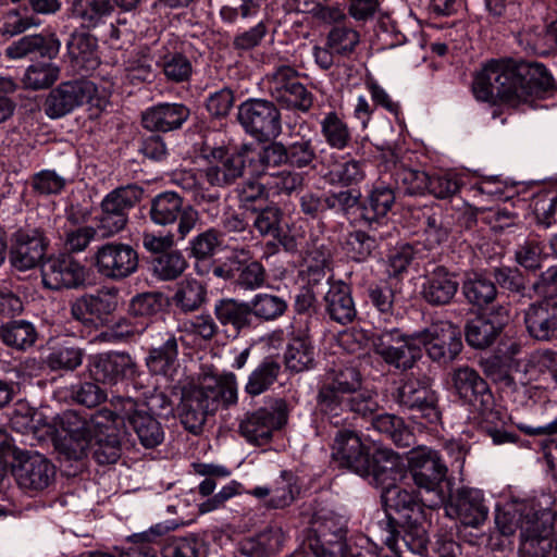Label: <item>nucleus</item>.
I'll return each mask as SVG.
<instances>
[{"mask_svg":"<svg viewBox=\"0 0 557 557\" xmlns=\"http://www.w3.org/2000/svg\"><path fill=\"white\" fill-rule=\"evenodd\" d=\"M552 84L550 74L540 63L492 60L475 75L472 91L479 101L495 103L499 100L518 106Z\"/></svg>","mask_w":557,"mask_h":557,"instance_id":"f03ea898","label":"nucleus"},{"mask_svg":"<svg viewBox=\"0 0 557 557\" xmlns=\"http://www.w3.org/2000/svg\"><path fill=\"white\" fill-rule=\"evenodd\" d=\"M183 210V199L174 191L157 195L150 207L151 220L159 225H168L176 221Z\"/></svg>","mask_w":557,"mask_h":557,"instance_id":"a19ab883","label":"nucleus"},{"mask_svg":"<svg viewBox=\"0 0 557 557\" xmlns=\"http://www.w3.org/2000/svg\"><path fill=\"white\" fill-rule=\"evenodd\" d=\"M138 253L128 244L111 242L99 246L92 257L97 273L111 281H122L138 269Z\"/></svg>","mask_w":557,"mask_h":557,"instance_id":"9d476101","label":"nucleus"},{"mask_svg":"<svg viewBox=\"0 0 557 557\" xmlns=\"http://www.w3.org/2000/svg\"><path fill=\"white\" fill-rule=\"evenodd\" d=\"M286 162L296 168L310 165L315 159V148L311 139L301 138L285 147Z\"/></svg>","mask_w":557,"mask_h":557,"instance_id":"338daca9","label":"nucleus"},{"mask_svg":"<svg viewBox=\"0 0 557 557\" xmlns=\"http://www.w3.org/2000/svg\"><path fill=\"white\" fill-rule=\"evenodd\" d=\"M498 333V327L493 322L482 317L471 320L466 329V339L474 348L490 346Z\"/></svg>","mask_w":557,"mask_h":557,"instance_id":"864d4df0","label":"nucleus"},{"mask_svg":"<svg viewBox=\"0 0 557 557\" xmlns=\"http://www.w3.org/2000/svg\"><path fill=\"white\" fill-rule=\"evenodd\" d=\"M321 134L325 143L334 149H345L351 139L347 123L336 112H327L320 121Z\"/></svg>","mask_w":557,"mask_h":557,"instance_id":"79ce46f5","label":"nucleus"},{"mask_svg":"<svg viewBox=\"0 0 557 557\" xmlns=\"http://www.w3.org/2000/svg\"><path fill=\"white\" fill-rule=\"evenodd\" d=\"M462 293L470 304L478 307L491 304L497 295L495 284L479 273L467 275L462 284Z\"/></svg>","mask_w":557,"mask_h":557,"instance_id":"ea45409f","label":"nucleus"},{"mask_svg":"<svg viewBox=\"0 0 557 557\" xmlns=\"http://www.w3.org/2000/svg\"><path fill=\"white\" fill-rule=\"evenodd\" d=\"M161 66L165 77L174 83L187 81L193 71L190 61L180 53L165 55Z\"/></svg>","mask_w":557,"mask_h":557,"instance_id":"0e129e2a","label":"nucleus"},{"mask_svg":"<svg viewBox=\"0 0 557 557\" xmlns=\"http://www.w3.org/2000/svg\"><path fill=\"white\" fill-rule=\"evenodd\" d=\"M407 461L414 484L430 496V507L442 506L446 500L442 483L446 478L447 467L438 453L421 446L408 453Z\"/></svg>","mask_w":557,"mask_h":557,"instance_id":"20e7f679","label":"nucleus"},{"mask_svg":"<svg viewBox=\"0 0 557 557\" xmlns=\"http://www.w3.org/2000/svg\"><path fill=\"white\" fill-rule=\"evenodd\" d=\"M0 337L8 346L26 349L35 343L37 333L32 323L16 320L0 326Z\"/></svg>","mask_w":557,"mask_h":557,"instance_id":"c03bdc74","label":"nucleus"},{"mask_svg":"<svg viewBox=\"0 0 557 557\" xmlns=\"http://www.w3.org/2000/svg\"><path fill=\"white\" fill-rule=\"evenodd\" d=\"M297 71L289 65H280L264 78V86L270 96L280 102L297 83Z\"/></svg>","mask_w":557,"mask_h":557,"instance_id":"8fccbe9b","label":"nucleus"},{"mask_svg":"<svg viewBox=\"0 0 557 557\" xmlns=\"http://www.w3.org/2000/svg\"><path fill=\"white\" fill-rule=\"evenodd\" d=\"M537 515L539 512L531 504L524 502L512 503L497 510L495 522L500 533L509 536L520 529L522 521L534 519Z\"/></svg>","mask_w":557,"mask_h":557,"instance_id":"e433bc0d","label":"nucleus"},{"mask_svg":"<svg viewBox=\"0 0 557 557\" xmlns=\"http://www.w3.org/2000/svg\"><path fill=\"white\" fill-rule=\"evenodd\" d=\"M166 531V527L156 524L148 531L134 534L132 536L133 545L126 552L122 553V557H157V552L151 545L164 535Z\"/></svg>","mask_w":557,"mask_h":557,"instance_id":"3c124183","label":"nucleus"},{"mask_svg":"<svg viewBox=\"0 0 557 557\" xmlns=\"http://www.w3.org/2000/svg\"><path fill=\"white\" fill-rule=\"evenodd\" d=\"M12 473L17 485L25 491H41L55 475L54 466L39 453L14 450Z\"/></svg>","mask_w":557,"mask_h":557,"instance_id":"4468645a","label":"nucleus"},{"mask_svg":"<svg viewBox=\"0 0 557 557\" xmlns=\"http://www.w3.org/2000/svg\"><path fill=\"white\" fill-rule=\"evenodd\" d=\"M206 289L203 285L194 280L185 278L177 288L174 301L183 311H194L205 301Z\"/></svg>","mask_w":557,"mask_h":557,"instance_id":"603ef678","label":"nucleus"},{"mask_svg":"<svg viewBox=\"0 0 557 557\" xmlns=\"http://www.w3.org/2000/svg\"><path fill=\"white\" fill-rule=\"evenodd\" d=\"M546 255L542 243L530 237L520 243L515 251V259L525 270L535 271L542 267Z\"/></svg>","mask_w":557,"mask_h":557,"instance_id":"5fc2aeb1","label":"nucleus"},{"mask_svg":"<svg viewBox=\"0 0 557 557\" xmlns=\"http://www.w3.org/2000/svg\"><path fill=\"white\" fill-rule=\"evenodd\" d=\"M88 371L95 381L113 385L134 377L137 373V364L131 355L111 351L90 357Z\"/></svg>","mask_w":557,"mask_h":557,"instance_id":"f3484780","label":"nucleus"},{"mask_svg":"<svg viewBox=\"0 0 557 557\" xmlns=\"http://www.w3.org/2000/svg\"><path fill=\"white\" fill-rule=\"evenodd\" d=\"M214 313L222 325H232L236 331L247 327L251 321V308L247 302L221 299L214 305Z\"/></svg>","mask_w":557,"mask_h":557,"instance_id":"4c0bfd02","label":"nucleus"},{"mask_svg":"<svg viewBox=\"0 0 557 557\" xmlns=\"http://www.w3.org/2000/svg\"><path fill=\"white\" fill-rule=\"evenodd\" d=\"M237 119L247 133L259 139L275 138L282 132L277 108L264 99H248L240 103Z\"/></svg>","mask_w":557,"mask_h":557,"instance_id":"9b49d317","label":"nucleus"},{"mask_svg":"<svg viewBox=\"0 0 557 557\" xmlns=\"http://www.w3.org/2000/svg\"><path fill=\"white\" fill-rule=\"evenodd\" d=\"M281 366L271 359L261 362L248 376L245 391L251 396L264 393L276 381Z\"/></svg>","mask_w":557,"mask_h":557,"instance_id":"de8ad7c7","label":"nucleus"},{"mask_svg":"<svg viewBox=\"0 0 557 557\" xmlns=\"http://www.w3.org/2000/svg\"><path fill=\"white\" fill-rule=\"evenodd\" d=\"M361 388V377L355 368H343L334 371L329 381L319 392L318 406L320 411L338 425V418L344 413V403Z\"/></svg>","mask_w":557,"mask_h":557,"instance_id":"423d86ee","label":"nucleus"},{"mask_svg":"<svg viewBox=\"0 0 557 557\" xmlns=\"http://www.w3.org/2000/svg\"><path fill=\"white\" fill-rule=\"evenodd\" d=\"M69 52L75 64L85 71L95 70L99 64L96 40L89 36L74 37L69 44Z\"/></svg>","mask_w":557,"mask_h":557,"instance_id":"09e8293b","label":"nucleus"},{"mask_svg":"<svg viewBox=\"0 0 557 557\" xmlns=\"http://www.w3.org/2000/svg\"><path fill=\"white\" fill-rule=\"evenodd\" d=\"M286 413L282 407L259 409L247 414L239 423V432L253 445L268 444L275 430L286 423Z\"/></svg>","mask_w":557,"mask_h":557,"instance_id":"412c9836","label":"nucleus"},{"mask_svg":"<svg viewBox=\"0 0 557 557\" xmlns=\"http://www.w3.org/2000/svg\"><path fill=\"white\" fill-rule=\"evenodd\" d=\"M445 511L466 525L478 527L486 520L488 507L481 490L462 487L458 490L456 497L445 506Z\"/></svg>","mask_w":557,"mask_h":557,"instance_id":"4be33fe9","label":"nucleus"},{"mask_svg":"<svg viewBox=\"0 0 557 557\" xmlns=\"http://www.w3.org/2000/svg\"><path fill=\"white\" fill-rule=\"evenodd\" d=\"M458 282L446 269L437 267L423 284V297L433 305L448 304L457 293Z\"/></svg>","mask_w":557,"mask_h":557,"instance_id":"72a5a7b5","label":"nucleus"},{"mask_svg":"<svg viewBox=\"0 0 557 557\" xmlns=\"http://www.w3.org/2000/svg\"><path fill=\"white\" fill-rule=\"evenodd\" d=\"M196 391L203 392V399L212 406L213 411L219 407L235 405L238 399L237 380L233 372L207 376Z\"/></svg>","mask_w":557,"mask_h":557,"instance_id":"cd10ccee","label":"nucleus"},{"mask_svg":"<svg viewBox=\"0 0 557 557\" xmlns=\"http://www.w3.org/2000/svg\"><path fill=\"white\" fill-rule=\"evenodd\" d=\"M114 411L109 410L113 414V434L119 442V456L121 455L120 438L115 432L116 418L120 417L126 421L136 433L139 442L146 448H152L162 443L164 432L161 424L148 412L146 404L137 403L131 397H115L112 400Z\"/></svg>","mask_w":557,"mask_h":557,"instance_id":"39448f33","label":"nucleus"},{"mask_svg":"<svg viewBox=\"0 0 557 557\" xmlns=\"http://www.w3.org/2000/svg\"><path fill=\"white\" fill-rule=\"evenodd\" d=\"M72 16L84 27H95L112 11L110 0H74Z\"/></svg>","mask_w":557,"mask_h":557,"instance_id":"37998d69","label":"nucleus"},{"mask_svg":"<svg viewBox=\"0 0 557 557\" xmlns=\"http://www.w3.org/2000/svg\"><path fill=\"white\" fill-rule=\"evenodd\" d=\"M313 531L309 546L317 557H361L346 549L345 530L339 519L330 517L317 520Z\"/></svg>","mask_w":557,"mask_h":557,"instance_id":"a211bd4d","label":"nucleus"},{"mask_svg":"<svg viewBox=\"0 0 557 557\" xmlns=\"http://www.w3.org/2000/svg\"><path fill=\"white\" fill-rule=\"evenodd\" d=\"M248 170L252 175L264 177L282 163L286 162L285 146L272 143L264 147H243Z\"/></svg>","mask_w":557,"mask_h":557,"instance_id":"7c9ffc66","label":"nucleus"},{"mask_svg":"<svg viewBox=\"0 0 557 557\" xmlns=\"http://www.w3.org/2000/svg\"><path fill=\"white\" fill-rule=\"evenodd\" d=\"M394 202V190L388 186L377 184L373 186L364 201L362 216L370 223L379 221L386 216Z\"/></svg>","mask_w":557,"mask_h":557,"instance_id":"58836bf2","label":"nucleus"},{"mask_svg":"<svg viewBox=\"0 0 557 557\" xmlns=\"http://www.w3.org/2000/svg\"><path fill=\"white\" fill-rule=\"evenodd\" d=\"M372 425L398 446L408 447L412 443L413 434L405 425L404 420L395 414H379L372 420Z\"/></svg>","mask_w":557,"mask_h":557,"instance_id":"49530a36","label":"nucleus"},{"mask_svg":"<svg viewBox=\"0 0 557 557\" xmlns=\"http://www.w3.org/2000/svg\"><path fill=\"white\" fill-rule=\"evenodd\" d=\"M332 456L342 467L358 475H368L370 472L369 448L354 431L343 430L337 433Z\"/></svg>","mask_w":557,"mask_h":557,"instance_id":"aec40b11","label":"nucleus"},{"mask_svg":"<svg viewBox=\"0 0 557 557\" xmlns=\"http://www.w3.org/2000/svg\"><path fill=\"white\" fill-rule=\"evenodd\" d=\"M552 527L545 519V513L528 519L520 525L521 557H546L553 546Z\"/></svg>","mask_w":557,"mask_h":557,"instance_id":"b1692460","label":"nucleus"},{"mask_svg":"<svg viewBox=\"0 0 557 557\" xmlns=\"http://www.w3.org/2000/svg\"><path fill=\"white\" fill-rule=\"evenodd\" d=\"M84 351L76 346H60L54 348L46 359L51 370L72 371L83 362Z\"/></svg>","mask_w":557,"mask_h":557,"instance_id":"4d7b16f0","label":"nucleus"},{"mask_svg":"<svg viewBox=\"0 0 557 557\" xmlns=\"http://www.w3.org/2000/svg\"><path fill=\"white\" fill-rule=\"evenodd\" d=\"M265 178L268 191L273 195L290 194L301 186L304 177L300 173L283 170L269 173Z\"/></svg>","mask_w":557,"mask_h":557,"instance_id":"680f3d73","label":"nucleus"},{"mask_svg":"<svg viewBox=\"0 0 557 557\" xmlns=\"http://www.w3.org/2000/svg\"><path fill=\"white\" fill-rule=\"evenodd\" d=\"M59 77V67L50 62L29 65L24 74L26 88L42 89L51 86Z\"/></svg>","mask_w":557,"mask_h":557,"instance_id":"6e6d98bb","label":"nucleus"},{"mask_svg":"<svg viewBox=\"0 0 557 557\" xmlns=\"http://www.w3.org/2000/svg\"><path fill=\"white\" fill-rule=\"evenodd\" d=\"M420 354L425 348L434 361H451L462 349L460 330L448 321H436L414 332Z\"/></svg>","mask_w":557,"mask_h":557,"instance_id":"1a4fd4ad","label":"nucleus"},{"mask_svg":"<svg viewBox=\"0 0 557 557\" xmlns=\"http://www.w3.org/2000/svg\"><path fill=\"white\" fill-rule=\"evenodd\" d=\"M84 104L101 107L102 100L98 95L97 86L86 79L66 82L49 94L45 112L49 117L58 119Z\"/></svg>","mask_w":557,"mask_h":557,"instance_id":"0eeeda50","label":"nucleus"},{"mask_svg":"<svg viewBox=\"0 0 557 557\" xmlns=\"http://www.w3.org/2000/svg\"><path fill=\"white\" fill-rule=\"evenodd\" d=\"M38 25L39 21L34 16L22 14L16 10H10L1 17L0 33L4 36L13 37Z\"/></svg>","mask_w":557,"mask_h":557,"instance_id":"69168bd1","label":"nucleus"},{"mask_svg":"<svg viewBox=\"0 0 557 557\" xmlns=\"http://www.w3.org/2000/svg\"><path fill=\"white\" fill-rule=\"evenodd\" d=\"M314 362V348L307 337H294L285 352L286 367L295 372L310 369Z\"/></svg>","mask_w":557,"mask_h":557,"instance_id":"a18cd8bd","label":"nucleus"},{"mask_svg":"<svg viewBox=\"0 0 557 557\" xmlns=\"http://www.w3.org/2000/svg\"><path fill=\"white\" fill-rule=\"evenodd\" d=\"M324 300L326 311L334 321L347 324L355 319L357 314L355 302L350 295V288L345 283H332Z\"/></svg>","mask_w":557,"mask_h":557,"instance_id":"473e14b6","label":"nucleus"},{"mask_svg":"<svg viewBox=\"0 0 557 557\" xmlns=\"http://www.w3.org/2000/svg\"><path fill=\"white\" fill-rule=\"evenodd\" d=\"M284 532L278 527H270L242 544L243 554L249 557H263L275 554L284 543Z\"/></svg>","mask_w":557,"mask_h":557,"instance_id":"c9c22d12","label":"nucleus"},{"mask_svg":"<svg viewBox=\"0 0 557 557\" xmlns=\"http://www.w3.org/2000/svg\"><path fill=\"white\" fill-rule=\"evenodd\" d=\"M47 240L38 230L18 231L11 249V263L21 271L35 268L44 258Z\"/></svg>","mask_w":557,"mask_h":557,"instance_id":"393cba45","label":"nucleus"},{"mask_svg":"<svg viewBox=\"0 0 557 557\" xmlns=\"http://www.w3.org/2000/svg\"><path fill=\"white\" fill-rule=\"evenodd\" d=\"M45 287L53 290L90 284L89 270L70 256L48 258L41 264Z\"/></svg>","mask_w":557,"mask_h":557,"instance_id":"2eb2a0df","label":"nucleus"},{"mask_svg":"<svg viewBox=\"0 0 557 557\" xmlns=\"http://www.w3.org/2000/svg\"><path fill=\"white\" fill-rule=\"evenodd\" d=\"M382 499L387 511H394L400 524L407 547L416 554H421L429 542L428 528L431 524L432 512L430 496L424 494L421 499L399 486L388 487L382 492Z\"/></svg>","mask_w":557,"mask_h":557,"instance_id":"7ed1b4c3","label":"nucleus"},{"mask_svg":"<svg viewBox=\"0 0 557 557\" xmlns=\"http://www.w3.org/2000/svg\"><path fill=\"white\" fill-rule=\"evenodd\" d=\"M141 190L134 185L115 188L101 201V213L97 218V230L103 238L121 232L127 221L128 211L140 199Z\"/></svg>","mask_w":557,"mask_h":557,"instance_id":"6e6552de","label":"nucleus"},{"mask_svg":"<svg viewBox=\"0 0 557 557\" xmlns=\"http://www.w3.org/2000/svg\"><path fill=\"white\" fill-rule=\"evenodd\" d=\"M61 42L52 34L27 35L13 41L5 49V54L10 59L17 60L26 58L33 53H38L42 58L53 59L60 51Z\"/></svg>","mask_w":557,"mask_h":557,"instance_id":"c756f323","label":"nucleus"},{"mask_svg":"<svg viewBox=\"0 0 557 557\" xmlns=\"http://www.w3.org/2000/svg\"><path fill=\"white\" fill-rule=\"evenodd\" d=\"M397 400L400 406L418 411L428 423L440 421L435 393L419 380H407L398 389Z\"/></svg>","mask_w":557,"mask_h":557,"instance_id":"5701e85b","label":"nucleus"},{"mask_svg":"<svg viewBox=\"0 0 557 557\" xmlns=\"http://www.w3.org/2000/svg\"><path fill=\"white\" fill-rule=\"evenodd\" d=\"M529 334L537 341H548L557 333V301L543 299L529 306L524 312Z\"/></svg>","mask_w":557,"mask_h":557,"instance_id":"bb28decb","label":"nucleus"},{"mask_svg":"<svg viewBox=\"0 0 557 557\" xmlns=\"http://www.w3.org/2000/svg\"><path fill=\"white\" fill-rule=\"evenodd\" d=\"M245 165L243 148L238 152L216 148L208 156V164L202 170V176L212 187H225L242 176Z\"/></svg>","mask_w":557,"mask_h":557,"instance_id":"6ab92c4d","label":"nucleus"},{"mask_svg":"<svg viewBox=\"0 0 557 557\" xmlns=\"http://www.w3.org/2000/svg\"><path fill=\"white\" fill-rule=\"evenodd\" d=\"M148 355L146 367L154 375L172 379L177 370L178 345L174 334L158 325L147 331Z\"/></svg>","mask_w":557,"mask_h":557,"instance_id":"ddd939ff","label":"nucleus"},{"mask_svg":"<svg viewBox=\"0 0 557 557\" xmlns=\"http://www.w3.org/2000/svg\"><path fill=\"white\" fill-rule=\"evenodd\" d=\"M249 306L251 313L263 320H274L287 308L283 298L271 294H257Z\"/></svg>","mask_w":557,"mask_h":557,"instance_id":"bf43d9fd","label":"nucleus"},{"mask_svg":"<svg viewBox=\"0 0 557 557\" xmlns=\"http://www.w3.org/2000/svg\"><path fill=\"white\" fill-rule=\"evenodd\" d=\"M397 183L408 195H423L430 187V176L419 170L401 169L397 172Z\"/></svg>","mask_w":557,"mask_h":557,"instance_id":"e2e57ef3","label":"nucleus"},{"mask_svg":"<svg viewBox=\"0 0 557 557\" xmlns=\"http://www.w3.org/2000/svg\"><path fill=\"white\" fill-rule=\"evenodd\" d=\"M406 475V469L401 457L387 448H379L370 459V472L364 478L382 487L383 492L388 487L397 486L396 483Z\"/></svg>","mask_w":557,"mask_h":557,"instance_id":"a878e982","label":"nucleus"},{"mask_svg":"<svg viewBox=\"0 0 557 557\" xmlns=\"http://www.w3.org/2000/svg\"><path fill=\"white\" fill-rule=\"evenodd\" d=\"M172 182L183 190L190 194L194 202L202 207L211 214H216L220 201V193L215 189L203 187L197 174L193 170H178L172 175Z\"/></svg>","mask_w":557,"mask_h":557,"instance_id":"2f4dec72","label":"nucleus"},{"mask_svg":"<svg viewBox=\"0 0 557 557\" xmlns=\"http://www.w3.org/2000/svg\"><path fill=\"white\" fill-rule=\"evenodd\" d=\"M209 412H213L212 406L203 399V392L193 388L185 394L181 407V419L184 426L191 433H198Z\"/></svg>","mask_w":557,"mask_h":557,"instance_id":"f704fd0d","label":"nucleus"},{"mask_svg":"<svg viewBox=\"0 0 557 557\" xmlns=\"http://www.w3.org/2000/svg\"><path fill=\"white\" fill-rule=\"evenodd\" d=\"M326 42L338 57H347L359 44V34L352 28L336 26L329 33Z\"/></svg>","mask_w":557,"mask_h":557,"instance_id":"052dcab7","label":"nucleus"},{"mask_svg":"<svg viewBox=\"0 0 557 557\" xmlns=\"http://www.w3.org/2000/svg\"><path fill=\"white\" fill-rule=\"evenodd\" d=\"M453 386L466 404L481 414L492 410L494 404L493 394L487 383L479 373L469 367H460L453 372Z\"/></svg>","mask_w":557,"mask_h":557,"instance_id":"dca6fc26","label":"nucleus"},{"mask_svg":"<svg viewBox=\"0 0 557 557\" xmlns=\"http://www.w3.org/2000/svg\"><path fill=\"white\" fill-rule=\"evenodd\" d=\"M372 347L376 355L396 369H410L420 358L414 333L406 335L398 329H392L373 336Z\"/></svg>","mask_w":557,"mask_h":557,"instance_id":"f8f14e48","label":"nucleus"},{"mask_svg":"<svg viewBox=\"0 0 557 557\" xmlns=\"http://www.w3.org/2000/svg\"><path fill=\"white\" fill-rule=\"evenodd\" d=\"M10 424L16 432L33 433L39 440L50 438L55 449L69 459H82L90 450L100 465L119 459V442L113 434V414L109 409L92 414L66 410L50 421L42 411L17 403L10 414Z\"/></svg>","mask_w":557,"mask_h":557,"instance_id":"f257e3e1","label":"nucleus"},{"mask_svg":"<svg viewBox=\"0 0 557 557\" xmlns=\"http://www.w3.org/2000/svg\"><path fill=\"white\" fill-rule=\"evenodd\" d=\"M152 267L161 280H174L184 272L187 262L180 251H171L156 257Z\"/></svg>","mask_w":557,"mask_h":557,"instance_id":"13d9d810","label":"nucleus"},{"mask_svg":"<svg viewBox=\"0 0 557 557\" xmlns=\"http://www.w3.org/2000/svg\"><path fill=\"white\" fill-rule=\"evenodd\" d=\"M189 116L187 107L181 103H160L143 113L145 128L158 132H170L180 128Z\"/></svg>","mask_w":557,"mask_h":557,"instance_id":"c85d7f7f","label":"nucleus"},{"mask_svg":"<svg viewBox=\"0 0 557 557\" xmlns=\"http://www.w3.org/2000/svg\"><path fill=\"white\" fill-rule=\"evenodd\" d=\"M164 557H205L201 543L194 536L175 537L163 547Z\"/></svg>","mask_w":557,"mask_h":557,"instance_id":"774afa93","label":"nucleus"}]
</instances>
